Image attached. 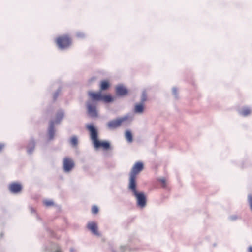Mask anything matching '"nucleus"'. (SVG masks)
<instances>
[{
    "label": "nucleus",
    "mask_w": 252,
    "mask_h": 252,
    "mask_svg": "<svg viewBox=\"0 0 252 252\" xmlns=\"http://www.w3.org/2000/svg\"><path fill=\"white\" fill-rule=\"evenodd\" d=\"M86 128L89 132L90 139L94 149L97 150L102 148L105 151L111 149V143L109 141L99 139L98 129L93 123L87 124L86 125Z\"/></svg>",
    "instance_id": "nucleus-1"
},
{
    "label": "nucleus",
    "mask_w": 252,
    "mask_h": 252,
    "mask_svg": "<svg viewBox=\"0 0 252 252\" xmlns=\"http://www.w3.org/2000/svg\"><path fill=\"white\" fill-rule=\"evenodd\" d=\"M138 185H128V190L130 192L136 200V205L140 208H144L147 203V197L143 191H138Z\"/></svg>",
    "instance_id": "nucleus-2"
},
{
    "label": "nucleus",
    "mask_w": 252,
    "mask_h": 252,
    "mask_svg": "<svg viewBox=\"0 0 252 252\" xmlns=\"http://www.w3.org/2000/svg\"><path fill=\"white\" fill-rule=\"evenodd\" d=\"M144 163L137 161L133 165L128 175V185H137V176L144 169Z\"/></svg>",
    "instance_id": "nucleus-3"
},
{
    "label": "nucleus",
    "mask_w": 252,
    "mask_h": 252,
    "mask_svg": "<svg viewBox=\"0 0 252 252\" xmlns=\"http://www.w3.org/2000/svg\"><path fill=\"white\" fill-rule=\"evenodd\" d=\"M71 44V39L67 35L59 36L56 39V44L61 50L68 48Z\"/></svg>",
    "instance_id": "nucleus-4"
},
{
    "label": "nucleus",
    "mask_w": 252,
    "mask_h": 252,
    "mask_svg": "<svg viewBox=\"0 0 252 252\" xmlns=\"http://www.w3.org/2000/svg\"><path fill=\"white\" fill-rule=\"evenodd\" d=\"M128 119V116L125 115L123 117H119L115 119L108 122L107 124V126L109 129H115L121 126L122 123Z\"/></svg>",
    "instance_id": "nucleus-5"
},
{
    "label": "nucleus",
    "mask_w": 252,
    "mask_h": 252,
    "mask_svg": "<svg viewBox=\"0 0 252 252\" xmlns=\"http://www.w3.org/2000/svg\"><path fill=\"white\" fill-rule=\"evenodd\" d=\"M96 103L91 102L90 100L86 102V106L87 114L91 118H96L98 116Z\"/></svg>",
    "instance_id": "nucleus-6"
},
{
    "label": "nucleus",
    "mask_w": 252,
    "mask_h": 252,
    "mask_svg": "<svg viewBox=\"0 0 252 252\" xmlns=\"http://www.w3.org/2000/svg\"><path fill=\"white\" fill-rule=\"evenodd\" d=\"M75 166V163L73 159L69 157H65L63 161V170L64 173H69Z\"/></svg>",
    "instance_id": "nucleus-7"
},
{
    "label": "nucleus",
    "mask_w": 252,
    "mask_h": 252,
    "mask_svg": "<svg viewBox=\"0 0 252 252\" xmlns=\"http://www.w3.org/2000/svg\"><path fill=\"white\" fill-rule=\"evenodd\" d=\"M102 93L100 91L99 92L89 91L88 94L90 98V102L97 104L98 102L101 101Z\"/></svg>",
    "instance_id": "nucleus-8"
},
{
    "label": "nucleus",
    "mask_w": 252,
    "mask_h": 252,
    "mask_svg": "<svg viewBox=\"0 0 252 252\" xmlns=\"http://www.w3.org/2000/svg\"><path fill=\"white\" fill-rule=\"evenodd\" d=\"M115 93L118 97H123L128 94V90L123 85L120 84L116 87Z\"/></svg>",
    "instance_id": "nucleus-9"
},
{
    "label": "nucleus",
    "mask_w": 252,
    "mask_h": 252,
    "mask_svg": "<svg viewBox=\"0 0 252 252\" xmlns=\"http://www.w3.org/2000/svg\"><path fill=\"white\" fill-rule=\"evenodd\" d=\"M56 128L53 122H49V126L47 129V135L48 141H52L54 139L56 133Z\"/></svg>",
    "instance_id": "nucleus-10"
},
{
    "label": "nucleus",
    "mask_w": 252,
    "mask_h": 252,
    "mask_svg": "<svg viewBox=\"0 0 252 252\" xmlns=\"http://www.w3.org/2000/svg\"><path fill=\"white\" fill-rule=\"evenodd\" d=\"M36 142L33 137H31L27 146V153L28 155H32L35 149Z\"/></svg>",
    "instance_id": "nucleus-11"
},
{
    "label": "nucleus",
    "mask_w": 252,
    "mask_h": 252,
    "mask_svg": "<svg viewBox=\"0 0 252 252\" xmlns=\"http://www.w3.org/2000/svg\"><path fill=\"white\" fill-rule=\"evenodd\" d=\"M87 227L93 234L97 236L100 235L98 230V226L96 222L93 221L89 222L87 224Z\"/></svg>",
    "instance_id": "nucleus-12"
},
{
    "label": "nucleus",
    "mask_w": 252,
    "mask_h": 252,
    "mask_svg": "<svg viewBox=\"0 0 252 252\" xmlns=\"http://www.w3.org/2000/svg\"><path fill=\"white\" fill-rule=\"evenodd\" d=\"M64 116V112L63 110L60 109L56 114V118L54 120H51L50 122H53L54 124H59Z\"/></svg>",
    "instance_id": "nucleus-13"
},
{
    "label": "nucleus",
    "mask_w": 252,
    "mask_h": 252,
    "mask_svg": "<svg viewBox=\"0 0 252 252\" xmlns=\"http://www.w3.org/2000/svg\"><path fill=\"white\" fill-rule=\"evenodd\" d=\"M115 100V97L111 94H103L102 96V100L105 103H112Z\"/></svg>",
    "instance_id": "nucleus-14"
},
{
    "label": "nucleus",
    "mask_w": 252,
    "mask_h": 252,
    "mask_svg": "<svg viewBox=\"0 0 252 252\" xmlns=\"http://www.w3.org/2000/svg\"><path fill=\"white\" fill-rule=\"evenodd\" d=\"M110 87V83L107 80H103L100 83L99 87L101 92L108 90Z\"/></svg>",
    "instance_id": "nucleus-15"
},
{
    "label": "nucleus",
    "mask_w": 252,
    "mask_h": 252,
    "mask_svg": "<svg viewBox=\"0 0 252 252\" xmlns=\"http://www.w3.org/2000/svg\"><path fill=\"white\" fill-rule=\"evenodd\" d=\"M144 104L141 103H136L135 105L134 112L135 113L141 114L144 112Z\"/></svg>",
    "instance_id": "nucleus-16"
},
{
    "label": "nucleus",
    "mask_w": 252,
    "mask_h": 252,
    "mask_svg": "<svg viewBox=\"0 0 252 252\" xmlns=\"http://www.w3.org/2000/svg\"><path fill=\"white\" fill-rule=\"evenodd\" d=\"M125 136L128 143H131L133 141V137L132 132L130 130H126L125 133Z\"/></svg>",
    "instance_id": "nucleus-17"
},
{
    "label": "nucleus",
    "mask_w": 252,
    "mask_h": 252,
    "mask_svg": "<svg viewBox=\"0 0 252 252\" xmlns=\"http://www.w3.org/2000/svg\"><path fill=\"white\" fill-rule=\"evenodd\" d=\"M239 114L243 116H247L251 113V110L249 108L247 107H243L239 112Z\"/></svg>",
    "instance_id": "nucleus-18"
},
{
    "label": "nucleus",
    "mask_w": 252,
    "mask_h": 252,
    "mask_svg": "<svg viewBox=\"0 0 252 252\" xmlns=\"http://www.w3.org/2000/svg\"><path fill=\"white\" fill-rule=\"evenodd\" d=\"M62 90V87L60 86L59 87L58 89L56 91V92L53 94V101L55 102L58 96H59V94L61 92Z\"/></svg>",
    "instance_id": "nucleus-19"
},
{
    "label": "nucleus",
    "mask_w": 252,
    "mask_h": 252,
    "mask_svg": "<svg viewBox=\"0 0 252 252\" xmlns=\"http://www.w3.org/2000/svg\"><path fill=\"white\" fill-rule=\"evenodd\" d=\"M147 99V95L146 90H143L142 92L141 95V101L140 103L144 104Z\"/></svg>",
    "instance_id": "nucleus-20"
},
{
    "label": "nucleus",
    "mask_w": 252,
    "mask_h": 252,
    "mask_svg": "<svg viewBox=\"0 0 252 252\" xmlns=\"http://www.w3.org/2000/svg\"><path fill=\"white\" fill-rule=\"evenodd\" d=\"M128 248H129V247L128 246H121L119 248V252H117L114 248H111V250L112 252H125V251Z\"/></svg>",
    "instance_id": "nucleus-21"
},
{
    "label": "nucleus",
    "mask_w": 252,
    "mask_h": 252,
    "mask_svg": "<svg viewBox=\"0 0 252 252\" xmlns=\"http://www.w3.org/2000/svg\"><path fill=\"white\" fill-rule=\"evenodd\" d=\"M70 143L73 146H76L78 143V138L76 136H73L70 138Z\"/></svg>",
    "instance_id": "nucleus-22"
},
{
    "label": "nucleus",
    "mask_w": 252,
    "mask_h": 252,
    "mask_svg": "<svg viewBox=\"0 0 252 252\" xmlns=\"http://www.w3.org/2000/svg\"><path fill=\"white\" fill-rule=\"evenodd\" d=\"M9 189L12 193H16V183H12L9 186Z\"/></svg>",
    "instance_id": "nucleus-23"
},
{
    "label": "nucleus",
    "mask_w": 252,
    "mask_h": 252,
    "mask_svg": "<svg viewBox=\"0 0 252 252\" xmlns=\"http://www.w3.org/2000/svg\"><path fill=\"white\" fill-rule=\"evenodd\" d=\"M172 94L174 95V97L176 99L178 98V90L177 88L175 87L172 88Z\"/></svg>",
    "instance_id": "nucleus-24"
},
{
    "label": "nucleus",
    "mask_w": 252,
    "mask_h": 252,
    "mask_svg": "<svg viewBox=\"0 0 252 252\" xmlns=\"http://www.w3.org/2000/svg\"><path fill=\"white\" fill-rule=\"evenodd\" d=\"M158 181L161 183L162 187L165 188L166 186V181L165 178H159Z\"/></svg>",
    "instance_id": "nucleus-25"
},
{
    "label": "nucleus",
    "mask_w": 252,
    "mask_h": 252,
    "mask_svg": "<svg viewBox=\"0 0 252 252\" xmlns=\"http://www.w3.org/2000/svg\"><path fill=\"white\" fill-rule=\"evenodd\" d=\"M99 212V208L96 205H94L92 208V212L94 214H96Z\"/></svg>",
    "instance_id": "nucleus-26"
},
{
    "label": "nucleus",
    "mask_w": 252,
    "mask_h": 252,
    "mask_svg": "<svg viewBox=\"0 0 252 252\" xmlns=\"http://www.w3.org/2000/svg\"><path fill=\"white\" fill-rule=\"evenodd\" d=\"M22 189L23 186L22 184L20 183L17 182V194L20 193L22 190Z\"/></svg>",
    "instance_id": "nucleus-27"
},
{
    "label": "nucleus",
    "mask_w": 252,
    "mask_h": 252,
    "mask_svg": "<svg viewBox=\"0 0 252 252\" xmlns=\"http://www.w3.org/2000/svg\"><path fill=\"white\" fill-rule=\"evenodd\" d=\"M44 204L46 206H52L54 205V202L52 201V200H45L44 202Z\"/></svg>",
    "instance_id": "nucleus-28"
},
{
    "label": "nucleus",
    "mask_w": 252,
    "mask_h": 252,
    "mask_svg": "<svg viewBox=\"0 0 252 252\" xmlns=\"http://www.w3.org/2000/svg\"><path fill=\"white\" fill-rule=\"evenodd\" d=\"M248 202L250 205V209L252 211V195L249 194L248 195Z\"/></svg>",
    "instance_id": "nucleus-29"
},
{
    "label": "nucleus",
    "mask_w": 252,
    "mask_h": 252,
    "mask_svg": "<svg viewBox=\"0 0 252 252\" xmlns=\"http://www.w3.org/2000/svg\"><path fill=\"white\" fill-rule=\"evenodd\" d=\"M76 35L79 38H83L85 37V34L82 32H77Z\"/></svg>",
    "instance_id": "nucleus-30"
},
{
    "label": "nucleus",
    "mask_w": 252,
    "mask_h": 252,
    "mask_svg": "<svg viewBox=\"0 0 252 252\" xmlns=\"http://www.w3.org/2000/svg\"><path fill=\"white\" fill-rule=\"evenodd\" d=\"M229 218L230 220L234 221L237 219L238 217L237 215H232L230 216Z\"/></svg>",
    "instance_id": "nucleus-31"
},
{
    "label": "nucleus",
    "mask_w": 252,
    "mask_h": 252,
    "mask_svg": "<svg viewBox=\"0 0 252 252\" xmlns=\"http://www.w3.org/2000/svg\"><path fill=\"white\" fill-rule=\"evenodd\" d=\"M96 79V77H95V76H93L92 77H91L89 79V83H91L94 81H95Z\"/></svg>",
    "instance_id": "nucleus-32"
},
{
    "label": "nucleus",
    "mask_w": 252,
    "mask_h": 252,
    "mask_svg": "<svg viewBox=\"0 0 252 252\" xmlns=\"http://www.w3.org/2000/svg\"><path fill=\"white\" fill-rule=\"evenodd\" d=\"M46 230L48 232H49L51 236H54V232L52 230L47 227L46 228Z\"/></svg>",
    "instance_id": "nucleus-33"
},
{
    "label": "nucleus",
    "mask_w": 252,
    "mask_h": 252,
    "mask_svg": "<svg viewBox=\"0 0 252 252\" xmlns=\"http://www.w3.org/2000/svg\"><path fill=\"white\" fill-rule=\"evenodd\" d=\"M4 148V144L0 143V152H1Z\"/></svg>",
    "instance_id": "nucleus-34"
},
{
    "label": "nucleus",
    "mask_w": 252,
    "mask_h": 252,
    "mask_svg": "<svg viewBox=\"0 0 252 252\" xmlns=\"http://www.w3.org/2000/svg\"><path fill=\"white\" fill-rule=\"evenodd\" d=\"M30 210H31V213H32L35 212V210L32 207H31Z\"/></svg>",
    "instance_id": "nucleus-35"
},
{
    "label": "nucleus",
    "mask_w": 252,
    "mask_h": 252,
    "mask_svg": "<svg viewBox=\"0 0 252 252\" xmlns=\"http://www.w3.org/2000/svg\"><path fill=\"white\" fill-rule=\"evenodd\" d=\"M249 252H252V246H250L248 248Z\"/></svg>",
    "instance_id": "nucleus-36"
},
{
    "label": "nucleus",
    "mask_w": 252,
    "mask_h": 252,
    "mask_svg": "<svg viewBox=\"0 0 252 252\" xmlns=\"http://www.w3.org/2000/svg\"><path fill=\"white\" fill-rule=\"evenodd\" d=\"M37 219L39 220H41V218L37 215Z\"/></svg>",
    "instance_id": "nucleus-37"
},
{
    "label": "nucleus",
    "mask_w": 252,
    "mask_h": 252,
    "mask_svg": "<svg viewBox=\"0 0 252 252\" xmlns=\"http://www.w3.org/2000/svg\"><path fill=\"white\" fill-rule=\"evenodd\" d=\"M48 250V248L47 246H45V251H47Z\"/></svg>",
    "instance_id": "nucleus-38"
},
{
    "label": "nucleus",
    "mask_w": 252,
    "mask_h": 252,
    "mask_svg": "<svg viewBox=\"0 0 252 252\" xmlns=\"http://www.w3.org/2000/svg\"><path fill=\"white\" fill-rule=\"evenodd\" d=\"M73 251V249H70V252H72Z\"/></svg>",
    "instance_id": "nucleus-39"
}]
</instances>
